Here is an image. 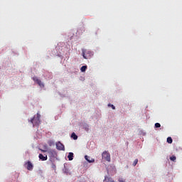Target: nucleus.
<instances>
[{
  "mask_svg": "<svg viewBox=\"0 0 182 182\" xmlns=\"http://www.w3.org/2000/svg\"><path fill=\"white\" fill-rule=\"evenodd\" d=\"M31 123H32L33 126H39L41 124V114L37 113V117H34L30 120Z\"/></svg>",
  "mask_w": 182,
  "mask_h": 182,
  "instance_id": "nucleus-1",
  "label": "nucleus"
},
{
  "mask_svg": "<svg viewBox=\"0 0 182 182\" xmlns=\"http://www.w3.org/2000/svg\"><path fill=\"white\" fill-rule=\"evenodd\" d=\"M82 56L84 59H90L93 56V52L89 50H82Z\"/></svg>",
  "mask_w": 182,
  "mask_h": 182,
  "instance_id": "nucleus-2",
  "label": "nucleus"
},
{
  "mask_svg": "<svg viewBox=\"0 0 182 182\" xmlns=\"http://www.w3.org/2000/svg\"><path fill=\"white\" fill-rule=\"evenodd\" d=\"M48 154L50 159H56V157H58V153H56V151H55V149H49L48 151Z\"/></svg>",
  "mask_w": 182,
  "mask_h": 182,
  "instance_id": "nucleus-3",
  "label": "nucleus"
},
{
  "mask_svg": "<svg viewBox=\"0 0 182 182\" xmlns=\"http://www.w3.org/2000/svg\"><path fill=\"white\" fill-rule=\"evenodd\" d=\"M102 157L103 160H106V161H110V154L108 151H105L102 154Z\"/></svg>",
  "mask_w": 182,
  "mask_h": 182,
  "instance_id": "nucleus-4",
  "label": "nucleus"
},
{
  "mask_svg": "<svg viewBox=\"0 0 182 182\" xmlns=\"http://www.w3.org/2000/svg\"><path fill=\"white\" fill-rule=\"evenodd\" d=\"M24 166H26V168L27 170H28V171H32L33 170V164H32V162H31V161H28L27 162H26Z\"/></svg>",
  "mask_w": 182,
  "mask_h": 182,
  "instance_id": "nucleus-5",
  "label": "nucleus"
},
{
  "mask_svg": "<svg viewBox=\"0 0 182 182\" xmlns=\"http://www.w3.org/2000/svg\"><path fill=\"white\" fill-rule=\"evenodd\" d=\"M33 80L36 82L40 87H45V85H43V82H42L41 80L38 79V77H33Z\"/></svg>",
  "mask_w": 182,
  "mask_h": 182,
  "instance_id": "nucleus-6",
  "label": "nucleus"
},
{
  "mask_svg": "<svg viewBox=\"0 0 182 182\" xmlns=\"http://www.w3.org/2000/svg\"><path fill=\"white\" fill-rule=\"evenodd\" d=\"M57 150L65 151V145H63L60 141L55 144Z\"/></svg>",
  "mask_w": 182,
  "mask_h": 182,
  "instance_id": "nucleus-7",
  "label": "nucleus"
},
{
  "mask_svg": "<svg viewBox=\"0 0 182 182\" xmlns=\"http://www.w3.org/2000/svg\"><path fill=\"white\" fill-rule=\"evenodd\" d=\"M38 158L40 159V160H41V161H46V160H48V156H43V154H40L38 155Z\"/></svg>",
  "mask_w": 182,
  "mask_h": 182,
  "instance_id": "nucleus-8",
  "label": "nucleus"
},
{
  "mask_svg": "<svg viewBox=\"0 0 182 182\" xmlns=\"http://www.w3.org/2000/svg\"><path fill=\"white\" fill-rule=\"evenodd\" d=\"M85 160H87V161H88V163H95V159H90V157L87 155L85 156Z\"/></svg>",
  "mask_w": 182,
  "mask_h": 182,
  "instance_id": "nucleus-9",
  "label": "nucleus"
},
{
  "mask_svg": "<svg viewBox=\"0 0 182 182\" xmlns=\"http://www.w3.org/2000/svg\"><path fill=\"white\" fill-rule=\"evenodd\" d=\"M68 157L69 161H72V160H73V152H70L68 154Z\"/></svg>",
  "mask_w": 182,
  "mask_h": 182,
  "instance_id": "nucleus-10",
  "label": "nucleus"
},
{
  "mask_svg": "<svg viewBox=\"0 0 182 182\" xmlns=\"http://www.w3.org/2000/svg\"><path fill=\"white\" fill-rule=\"evenodd\" d=\"M71 137H72V139H73L74 140H77V135H76V134H75V132L72 133Z\"/></svg>",
  "mask_w": 182,
  "mask_h": 182,
  "instance_id": "nucleus-11",
  "label": "nucleus"
},
{
  "mask_svg": "<svg viewBox=\"0 0 182 182\" xmlns=\"http://www.w3.org/2000/svg\"><path fill=\"white\" fill-rule=\"evenodd\" d=\"M86 69H87V65H83L81 67L80 70L81 72H86Z\"/></svg>",
  "mask_w": 182,
  "mask_h": 182,
  "instance_id": "nucleus-12",
  "label": "nucleus"
},
{
  "mask_svg": "<svg viewBox=\"0 0 182 182\" xmlns=\"http://www.w3.org/2000/svg\"><path fill=\"white\" fill-rule=\"evenodd\" d=\"M167 143H168L169 144H171V143H173V139H171V137L168 136L167 138Z\"/></svg>",
  "mask_w": 182,
  "mask_h": 182,
  "instance_id": "nucleus-13",
  "label": "nucleus"
},
{
  "mask_svg": "<svg viewBox=\"0 0 182 182\" xmlns=\"http://www.w3.org/2000/svg\"><path fill=\"white\" fill-rule=\"evenodd\" d=\"M137 163H139V159H135L133 162L134 167L137 165Z\"/></svg>",
  "mask_w": 182,
  "mask_h": 182,
  "instance_id": "nucleus-14",
  "label": "nucleus"
},
{
  "mask_svg": "<svg viewBox=\"0 0 182 182\" xmlns=\"http://www.w3.org/2000/svg\"><path fill=\"white\" fill-rule=\"evenodd\" d=\"M176 158L175 156H172L170 157V160H171V161H176Z\"/></svg>",
  "mask_w": 182,
  "mask_h": 182,
  "instance_id": "nucleus-15",
  "label": "nucleus"
},
{
  "mask_svg": "<svg viewBox=\"0 0 182 182\" xmlns=\"http://www.w3.org/2000/svg\"><path fill=\"white\" fill-rule=\"evenodd\" d=\"M155 127H156V129H159V127H161V125L160 124V123H156V124H155Z\"/></svg>",
  "mask_w": 182,
  "mask_h": 182,
  "instance_id": "nucleus-16",
  "label": "nucleus"
},
{
  "mask_svg": "<svg viewBox=\"0 0 182 182\" xmlns=\"http://www.w3.org/2000/svg\"><path fill=\"white\" fill-rule=\"evenodd\" d=\"M108 106H109L110 107H112V109H113V110H114V109H116V107H115L114 105H113L109 104Z\"/></svg>",
  "mask_w": 182,
  "mask_h": 182,
  "instance_id": "nucleus-17",
  "label": "nucleus"
},
{
  "mask_svg": "<svg viewBox=\"0 0 182 182\" xmlns=\"http://www.w3.org/2000/svg\"><path fill=\"white\" fill-rule=\"evenodd\" d=\"M48 144L49 146H53V144H54V142L53 141H49Z\"/></svg>",
  "mask_w": 182,
  "mask_h": 182,
  "instance_id": "nucleus-18",
  "label": "nucleus"
},
{
  "mask_svg": "<svg viewBox=\"0 0 182 182\" xmlns=\"http://www.w3.org/2000/svg\"><path fill=\"white\" fill-rule=\"evenodd\" d=\"M51 167L55 170L56 168V165L55 164H52Z\"/></svg>",
  "mask_w": 182,
  "mask_h": 182,
  "instance_id": "nucleus-19",
  "label": "nucleus"
},
{
  "mask_svg": "<svg viewBox=\"0 0 182 182\" xmlns=\"http://www.w3.org/2000/svg\"><path fill=\"white\" fill-rule=\"evenodd\" d=\"M119 182H124V181H123V178H119L118 180Z\"/></svg>",
  "mask_w": 182,
  "mask_h": 182,
  "instance_id": "nucleus-20",
  "label": "nucleus"
},
{
  "mask_svg": "<svg viewBox=\"0 0 182 182\" xmlns=\"http://www.w3.org/2000/svg\"><path fill=\"white\" fill-rule=\"evenodd\" d=\"M85 130H86V132H89V126H87V127H85Z\"/></svg>",
  "mask_w": 182,
  "mask_h": 182,
  "instance_id": "nucleus-21",
  "label": "nucleus"
},
{
  "mask_svg": "<svg viewBox=\"0 0 182 182\" xmlns=\"http://www.w3.org/2000/svg\"><path fill=\"white\" fill-rule=\"evenodd\" d=\"M41 151H42L43 153H46V150H43V149H40Z\"/></svg>",
  "mask_w": 182,
  "mask_h": 182,
  "instance_id": "nucleus-22",
  "label": "nucleus"
}]
</instances>
